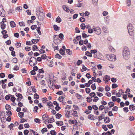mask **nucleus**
I'll return each instance as SVG.
<instances>
[{
  "label": "nucleus",
  "mask_w": 135,
  "mask_h": 135,
  "mask_svg": "<svg viewBox=\"0 0 135 135\" xmlns=\"http://www.w3.org/2000/svg\"><path fill=\"white\" fill-rule=\"evenodd\" d=\"M122 56L123 59L125 60H128L130 57V52L129 49L127 47H125L122 52Z\"/></svg>",
  "instance_id": "obj_1"
},
{
  "label": "nucleus",
  "mask_w": 135,
  "mask_h": 135,
  "mask_svg": "<svg viewBox=\"0 0 135 135\" xmlns=\"http://www.w3.org/2000/svg\"><path fill=\"white\" fill-rule=\"evenodd\" d=\"M37 60L36 58L32 57L30 58L29 61V64L31 66H33L37 64Z\"/></svg>",
  "instance_id": "obj_2"
},
{
  "label": "nucleus",
  "mask_w": 135,
  "mask_h": 135,
  "mask_svg": "<svg viewBox=\"0 0 135 135\" xmlns=\"http://www.w3.org/2000/svg\"><path fill=\"white\" fill-rule=\"evenodd\" d=\"M128 33L131 36H133V28L131 24H129L127 26Z\"/></svg>",
  "instance_id": "obj_3"
},
{
  "label": "nucleus",
  "mask_w": 135,
  "mask_h": 135,
  "mask_svg": "<svg viewBox=\"0 0 135 135\" xmlns=\"http://www.w3.org/2000/svg\"><path fill=\"white\" fill-rule=\"evenodd\" d=\"M106 57L109 60L111 61H115L116 60L115 55L113 54L106 55Z\"/></svg>",
  "instance_id": "obj_4"
},
{
  "label": "nucleus",
  "mask_w": 135,
  "mask_h": 135,
  "mask_svg": "<svg viewBox=\"0 0 135 135\" xmlns=\"http://www.w3.org/2000/svg\"><path fill=\"white\" fill-rule=\"evenodd\" d=\"M93 29L95 33L98 35H100L101 33V29L99 27L93 28Z\"/></svg>",
  "instance_id": "obj_5"
},
{
  "label": "nucleus",
  "mask_w": 135,
  "mask_h": 135,
  "mask_svg": "<svg viewBox=\"0 0 135 135\" xmlns=\"http://www.w3.org/2000/svg\"><path fill=\"white\" fill-rule=\"evenodd\" d=\"M48 116L45 114H44L42 116V120L43 122L45 123L47 122Z\"/></svg>",
  "instance_id": "obj_6"
},
{
  "label": "nucleus",
  "mask_w": 135,
  "mask_h": 135,
  "mask_svg": "<svg viewBox=\"0 0 135 135\" xmlns=\"http://www.w3.org/2000/svg\"><path fill=\"white\" fill-rule=\"evenodd\" d=\"M91 53L94 54V57H97V55L99 54L98 52L97 53V51L96 50H91Z\"/></svg>",
  "instance_id": "obj_7"
},
{
  "label": "nucleus",
  "mask_w": 135,
  "mask_h": 135,
  "mask_svg": "<svg viewBox=\"0 0 135 135\" xmlns=\"http://www.w3.org/2000/svg\"><path fill=\"white\" fill-rule=\"evenodd\" d=\"M63 9L67 12H69V9L66 6L63 5L62 7Z\"/></svg>",
  "instance_id": "obj_8"
},
{
  "label": "nucleus",
  "mask_w": 135,
  "mask_h": 135,
  "mask_svg": "<svg viewBox=\"0 0 135 135\" xmlns=\"http://www.w3.org/2000/svg\"><path fill=\"white\" fill-rule=\"evenodd\" d=\"M110 79L109 76L108 75H106L103 78V80L107 82Z\"/></svg>",
  "instance_id": "obj_9"
},
{
  "label": "nucleus",
  "mask_w": 135,
  "mask_h": 135,
  "mask_svg": "<svg viewBox=\"0 0 135 135\" xmlns=\"http://www.w3.org/2000/svg\"><path fill=\"white\" fill-rule=\"evenodd\" d=\"M110 121V119L108 117L105 118L104 122L105 123H109Z\"/></svg>",
  "instance_id": "obj_10"
},
{
  "label": "nucleus",
  "mask_w": 135,
  "mask_h": 135,
  "mask_svg": "<svg viewBox=\"0 0 135 135\" xmlns=\"http://www.w3.org/2000/svg\"><path fill=\"white\" fill-rule=\"evenodd\" d=\"M0 15L1 16L3 17H5V15L4 13L5 11L4 10H2L0 11Z\"/></svg>",
  "instance_id": "obj_11"
},
{
  "label": "nucleus",
  "mask_w": 135,
  "mask_h": 135,
  "mask_svg": "<svg viewBox=\"0 0 135 135\" xmlns=\"http://www.w3.org/2000/svg\"><path fill=\"white\" fill-rule=\"evenodd\" d=\"M34 121L36 123L39 124L41 122V120L38 118H35L34 119Z\"/></svg>",
  "instance_id": "obj_12"
},
{
  "label": "nucleus",
  "mask_w": 135,
  "mask_h": 135,
  "mask_svg": "<svg viewBox=\"0 0 135 135\" xmlns=\"http://www.w3.org/2000/svg\"><path fill=\"white\" fill-rule=\"evenodd\" d=\"M104 118V115H101L99 116L98 117V118L99 121L101 120Z\"/></svg>",
  "instance_id": "obj_13"
},
{
  "label": "nucleus",
  "mask_w": 135,
  "mask_h": 135,
  "mask_svg": "<svg viewBox=\"0 0 135 135\" xmlns=\"http://www.w3.org/2000/svg\"><path fill=\"white\" fill-rule=\"evenodd\" d=\"M59 52L60 53V54L62 55H64L65 53V50L62 49H61L60 50Z\"/></svg>",
  "instance_id": "obj_14"
},
{
  "label": "nucleus",
  "mask_w": 135,
  "mask_h": 135,
  "mask_svg": "<svg viewBox=\"0 0 135 135\" xmlns=\"http://www.w3.org/2000/svg\"><path fill=\"white\" fill-rule=\"evenodd\" d=\"M10 24L11 27H15L16 26L15 23L13 21H11L10 22Z\"/></svg>",
  "instance_id": "obj_15"
},
{
  "label": "nucleus",
  "mask_w": 135,
  "mask_h": 135,
  "mask_svg": "<svg viewBox=\"0 0 135 135\" xmlns=\"http://www.w3.org/2000/svg\"><path fill=\"white\" fill-rule=\"evenodd\" d=\"M129 109L131 110H133L135 109V107L133 105H131L129 106Z\"/></svg>",
  "instance_id": "obj_16"
},
{
  "label": "nucleus",
  "mask_w": 135,
  "mask_h": 135,
  "mask_svg": "<svg viewBox=\"0 0 135 135\" xmlns=\"http://www.w3.org/2000/svg\"><path fill=\"white\" fill-rule=\"evenodd\" d=\"M77 112L76 111L73 110L72 115L75 117H78V115H77Z\"/></svg>",
  "instance_id": "obj_17"
},
{
  "label": "nucleus",
  "mask_w": 135,
  "mask_h": 135,
  "mask_svg": "<svg viewBox=\"0 0 135 135\" xmlns=\"http://www.w3.org/2000/svg\"><path fill=\"white\" fill-rule=\"evenodd\" d=\"M86 55L87 56L90 57H92V54L91 53H90L89 52L87 51L85 52Z\"/></svg>",
  "instance_id": "obj_18"
},
{
  "label": "nucleus",
  "mask_w": 135,
  "mask_h": 135,
  "mask_svg": "<svg viewBox=\"0 0 135 135\" xmlns=\"http://www.w3.org/2000/svg\"><path fill=\"white\" fill-rule=\"evenodd\" d=\"M58 65L61 66H64L65 65V63L61 61H59L58 62Z\"/></svg>",
  "instance_id": "obj_19"
},
{
  "label": "nucleus",
  "mask_w": 135,
  "mask_h": 135,
  "mask_svg": "<svg viewBox=\"0 0 135 135\" xmlns=\"http://www.w3.org/2000/svg\"><path fill=\"white\" fill-rule=\"evenodd\" d=\"M56 124L59 126H61L63 124V123L62 121L57 122H56Z\"/></svg>",
  "instance_id": "obj_20"
},
{
  "label": "nucleus",
  "mask_w": 135,
  "mask_h": 135,
  "mask_svg": "<svg viewBox=\"0 0 135 135\" xmlns=\"http://www.w3.org/2000/svg\"><path fill=\"white\" fill-rule=\"evenodd\" d=\"M22 7H18L16 9L17 12H20L21 10Z\"/></svg>",
  "instance_id": "obj_21"
},
{
  "label": "nucleus",
  "mask_w": 135,
  "mask_h": 135,
  "mask_svg": "<svg viewBox=\"0 0 135 135\" xmlns=\"http://www.w3.org/2000/svg\"><path fill=\"white\" fill-rule=\"evenodd\" d=\"M65 96L64 95L61 96L59 98L58 100L60 101L61 102L63 100V99L65 98Z\"/></svg>",
  "instance_id": "obj_22"
},
{
  "label": "nucleus",
  "mask_w": 135,
  "mask_h": 135,
  "mask_svg": "<svg viewBox=\"0 0 135 135\" xmlns=\"http://www.w3.org/2000/svg\"><path fill=\"white\" fill-rule=\"evenodd\" d=\"M39 41V40L38 39L34 40L32 39V43L34 44H35L38 42Z\"/></svg>",
  "instance_id": "obj_23"
},
{
  "label": "nucleus",
  "mask_w": 135,
  "mask_h": 135,
  "mask_svg": "<svg viewBox=\"0 0 135 135\" xmlns=\"http://www.w3.org/2000/svg\"><path fill=\"white\" fill-rule=\"evenodd\" d=\"M54 119L53 118H51L49 120H47V122L49 123H52L54 122Z\"/></svg>",
  "instance_id": "obj_24"
},
{
  "label": "nucleus",
  "mask_w": 135,
  "mask_h": 135,
  "mask_svg": "<svg viewBox=\"0 0 135 135\" xmlns=\"http://www.w3.org/2000/svg\"><path fill=\"white\" fill-rule=\"evenodd\" d=\"M1 28L2 29H4L6 25L3 22H1Z\"/></svg>",
  "instance_id": "obj_25"
},
{
  "label": "nucleus",
  "mask_w": 135,
  "mask_h": 135,
  "mask_svg": "<svg viewBox=\"0 0 135 135\" xmlns=\"http://www.w3.org/2000/svg\"><path fill=\"white\" fill-rule=\"evenodd\" d=\"M56 22L59 23L61 21V19L59 17H58L56 19Z\"/></svg>",
  "instance_id": "obj_26"
},
{
  "label": "nucleus",
  "mask_w": 135,
  "mask_h": 135,
  "mask_svg": "<svg viewBox=\"0 0 135 135\" xmlns=\"http://www.w3.org/2000/svg\"><path fill=\"white\" fill-rule=\"evenodd\" d=\"M82 67V69H81V71L82 72H83L86 70L87 69L84 65H83Z\"/></svg>",
  "instance_id": "obj_27"
},
{
  "label": "nucleus",
  "mask_w": 135,
  "mask_h": 135,
  "mask_svg": "<svg viewBox=\"0 0 135 135\" xmlns=\"http://www.w3.org/2000/svg\"><path fill=\"white\" fill-rule=\"evenodd\" d=\"M105 107H104V106L102 105H100L99 108V110H102L103 109H104Z\"/></svg>",
  "instance_id": "obj_28"
},
{
  "label": "nucleus",
  "mask_w": 135,
  "mask_h": 135,
  "mask_svg": "<svg viewBox=\"0 0 135 135\" xmlns=\"http://www.w3.org/2000/svg\"><path fill=\"white\" fill-rule=\"evenodd\" d=\"M70 114V112L69 111L67 110L66 111V115L67 117L69 118Z\"/></svg>",
  "instance_id": "obj_29"
},
{
  "label": "nucleus",
  "mask_w": 135,
  "mask_h": 135,
  "mask_svg": "<svg viewBox=\"0 0 135 135\" xmlns=\"http://www.w3.org/2000/svg\"><path fill=\"white\" fill-rule=\"evenodd\" d=\"M89 95L91 97H94L96 95L95 93L94 92H92L90 93Z\"/></svg>",
  "instance_id": "obj_30"
},
{
  "label": "nucleus",
  "mask_w": 135,
  "mask_h": 135,
  "mask_svg": "<svg viewBox=\"0 0 135 135\" xmlns=\"http://www.w3.org/2000/svg\"><path fill=\"white\" fill-rule=\"evenodd\" d=\"M85 25L84 23H82L80 25V27L83 30L85 29Z\"/></svg>",
  "instance_id": "obj_31"
},
{
  "label": "nucleus",
  "mask_w": 135,
  "mask_h": 135,
  "mask_svg": "<svg viewBox=\"0 0 135 135\" xmlns=\"http://www.w3.org/2000/svg\"><path fill=\"white\" fill-rule=\"evenodd\" d=\"M55 56L56 58H57L59 59H61L62 58V56L58 54H56L55 55Z\"/></svg>",
  "instance_id": "obj_32"
},
{
  "label": "nucleus",
  "mask_w": 135,
  "mask_h": 135,
  "mask_svg": "<svg viewBox=\"0 0 135 135\" xmlns=\"http://www.w3.org/2000/svg\"><path fill=\"white\" fill-rule=\"evenodd\" d=\"M38 109V108L37 107L35 106L34 108L33 109V111L35 113H37V110Z\"/></svg>",
  "instance_id": "obj_33"
},
{
  "label": "nucleus",
  "mask_w": 135,
  "mask_h": 135,
  "mask_svg": "<svg viewBox=\"0 0 135 135\" xmlns=\"http://www.w3.org/2000/svg\"><path fill=\"white\" fill-rule=\"evenodd\" d=\"M75 96L78 99H81L82 98L81 96L78 93L76 94Z\"/></svg>",
  "instance_id": "obj_34"
},
{
  "label": "nucleus",
  "mask_w": 135,
  "mask_h": 135,
  "mask_svg": "<svg viewBox=\"0 0 135 135\" xmlns=\"http://www.w3.org/2000/svg\"><path fill=\"white\" fill-rule=\"evenodd\" d=\"M118 110V107L116 106H115L112 109V110L113 111H116L117 112Z\"/></svg>",
  "instance_id": "obj_35"
},
{
  "label": "nucleus",
  "mask_w": 135,
  "mask_h": 135,
  "mask_svg": "<svg viewBox=\"0 0 135 135\" xmlns=\"http://www.w3.org/2000/svg\"><path fill=\"white\" fill-rule=\"evenodd\" d=\"M66 52L69 55H70L72 54V52H71L69 49H67L66 50Z\"/></svg>",
  "instance_id": "obj_36"
},
{
  "label": "nucleus",
  "mask_w": 135,
  "mask_h": 135,
  "mask_svg": "<svg viewBox=\"0 0 135 135\" xmlns=\"http://www.w3.org/2000/svg\"><path fill=\"white\" fill-rule=\"evenodd\" d=\"M62 116V115L59 113L57 114L56 115V117L57 118L59 119Z\"/></svg>",
  "instance_id": "obj_37"
},
{
  "label": "nucleus",
  "mask_w": 135,
  "mask_h": 135,
  "mask_svg": "<svg viewBox=\"0 0 135 135\" xmlns=\"http://www.w3.org/2000/svg\"><path fill=\"white\" fill-rule=\"evenodd\" d=\"M14 126V125L13 124H11L9 126V128H10V129L11 130H13L12 128Z\"/></svg>",
  "instance_id": "obj_38"
},
{
  "label": "nucleus",
  "mask_w": 135,
  "mask_h": 135,
  "mask_svg": "<svg viewBox=\"0 0 135 135\" xmlns=\"http://www.w3.org/2000/svg\"><path fill=\"white\" fill-rule=\"evenodd\" d=\"M6 109L8 110H9L10 109L11 107L9 105L7 104L5 106Z\"/></svg>",
  "instance_id": "obj_39"
},
{
  "label": "nucleus",
  "mask_w": 135,
  "mask_h": 135,
  "mask_svg": "<svg viewBox=\"0 0 135 135\" xmlns=\"http://www.w3.org/2000/svg\"><path fill=\"white\" fill-rule=\"evenodd\" d=\"M18 114L19 116L21 118H22L23 116V112H19Z\"/></svg>",
  "instance_id": "obj_40"
},
{
  "label": "nucleus",
  "mask_w": 135,
  "mask_h": 135,
  "mask_svg": "<svg viewBox=\"0 0 135 135\" xmlns=\"http://www.w3.org/2000/svg\"><path fill=\"white\" fill-rule=\"evenodd\" d=\"M94 31V29L91 28H89L88 29V32L90 33H92Z\"/></svg>",
  "instance_id": "obj_41"
},
{
  "label": "nucleus",
  "mask_w": 135,
  "mask_h": 135,
  "mask_svg": "<svg viewBox=\"0 0 135 135\" xmlns=\"http://www.w3.org/2000/svg\"><path fill=\"white\" fill-rule=\"evenodd\" d=\"M33 50H37L38 49L37 46L35 45L33 46Z\"/></svg>",
  "instance_id": "obj_42"
},
{
  "label": "nucleus",
  "mask_w": 135,
  "mask_h": 135,
  "mask_svg": "<svg viewBox=\"0 0 135 135\" xmlns=\"http://www.w3.org/2000/svg\"><path fill=\"white\" fill-rule=\"evenodd\" d=\"M19 25L21 26H25V24L23 22H20L19 23Z\"/></svg>",
  "instance_id": "obj_43"
},
{
  "label": "nucleus",
  "mask_w": 135,
  "mask_h": 135,
  "mask_svg": "<svg viewBox=\"0 0 135 135\" xmlns=\"http://www.w3.org/2000/svg\"><path fill=\"white\" fill-rule=\"evenodd\" d=\"M53 27L54 30H55L57 31L59 30V27L56 25H54V26Z\"/></svg>",
  "instance_id": "obj_44"
},
{
  "label": "nucleus",
  "mask_w": 135,
  "mask_h": 135,
  "mask_svg": "<svg viewBox=\"0 0 135 135\" xmlns=\"http://www.w3.org/2000/svg\"><path fill=\"white\" fill-rule=\"evenodd\" d=\"M17 60L16 58H13L12 60V62L14 63H16L17 62Z\"/></svg>",
  "instance_id": "obj_45"
},
{
  "label": "nucleus",
  "mask_w": 135,
  "mask_h": 135,
  "mask_svg": "<svg viewBox=\"0 0 135 135\" xmlns=\"http://www.w3.org/2000/svg\"><path fill=\"white\" fill-rule=\"evenodd\" d=\"M73 107L74 108L75 110H79V108L78 106L75 105H73Z\"/></svg>",
  "instance_id": "obj_46"
},
{
  "label": "nucleus",
  "mask_w": 135,
  "mask_h": 135,
  "mask_svg": "<svg viewBox=\"0 0 135 135\" xmlns=\"http://www.w3.org/2000/svg\"><path fill=\"white\" fill-rule=\"evenodd\" d=\"M47 57L45 54L42 55L41 56V58L43 59H46Z\"/></svg>",
  "instance_id": "obj_47"
},
{
  "label": "nucleus",
  "mask_w": 135,
  "mask_h": 135,
  "mask_svg": "<svg viewBox=\"0 0 135 135\" xmlns=\"http://www.w3.org/2000/svg\"><path fill=\"white\" fill-rule=\"evenodd\" d=\"M127 6H129L131 4V0H126Z\"/></svg>",
  "instance_id": "obj_48"
},
{
  "label": "nucleus",
  "mask_w": 135,
  "mask_h": 135,
  "mask_svg": "<svg viewBox=\"0 0 135 135\" xmlns=\"http://www.w3.org/2000/svg\"><path fill=\"white\" fill-rule=\"evenodd\" d=\"M34 98L35 99H37L39 98V96L37 94H35L34 95Z\"/></svg>",
  "instance_id": "obj_49"
},
{
  "label": "nucleus",
  "mask_w": 135,
  "mask_h": 135,
  "mask_svg": "<svg viewBox=\"0 0 135 135\" xmlns=\"http://www.w3.org/2000/svg\"><path fill=\"white\" fill-rule=\"evenodd\" d=\"M21 45L20 43H17L16 44V46L17 48H18L20 47Z\"/></svg>",
  "instance_id": "obj_50"
},
{
  "label": "nucleus",
  "mask_w": 135,
  "mask_h": 135,
  "mask_svg": "<svg viewBox=\"0 0 135 135\" xmlns=\"http://www.w3.org/2000/svg\"><path fill=\"white\" fill-rule=\"evenodd\" d=\"M108 105L110 107H112L114 105V103L112 102H110L108 103Z\"/></svg>",
  "instance_id": "obj_51"
},
{
  "label": "nucleus",
  "mask_w": 135,
  "mask_h": 135,
  "mask_svg": "<svg viewBox=\"0 0 135 135\" xmlns=\"http://www.w3.org/2000/svg\"><path fill=\"white\" fill-rule=\"evenodd\" d=\"M82 63V61L80 60H79L77 62V65H79L80 64Z\"/></svg>",
  "instance_id": "obj_52"
},
{
  "label": "nucleus",
  "mask_w": 135,
  "mask_h": 135,
  "mask_svg": "<svg viewBox=\"0 0 135 135\" xmlns=\"http://www.w3.org/2000/svg\"><path fill=\"white\" fill-rule=\"evenodd\" d=\"M102 14L103 16H105L108 15V13L107 11H104L103 12Z\"/></svg>",
  "instance_id": "obj_53"
},
{
  "label": "nucleus",
  "mask_w": 135,
  "mask_h": 135,
  "mask_svg": "<svg viewBox=\"0 0 135 135\" xmlns=\"http://www.w3.org/2000/svg\"><path fill=\"white\" fill-rule=\"evenodd\" d=\"M97 94L98 96L99 97H101L103 95V94L99 92H97Z\"/></svg>",
  "instance_id": "obj_54"
},
{
  "label": "nucleus",
  "mask_w": 135,
  "mask_h": 135,
  "mask_svg": "<svg viewBox=\"0 0 135 135\" xmlns=\"http://www.w3.org/2000/svg\"><path fill=\"white\" fill-rule=\"evenodd\" d=\"M88 102H90L92 101V99L89 97H88L86 98Z\"/></svg>",
  "instance_id": "obj_55"
},
{
  "label": "nucleus",
  "mask_w": 135,
  "mask_h": 135,
  "mask_svg": "<svg viewBox=\"0 0 135 135\" xmlns=\"http://www.w3.org/2000/svg\"><path fill=\"white\" fill-rule=\"evenodd\" d=\"M117 85L115 84H112V87L113 88H115L116 87H117Z\"/></svg>",
  "instance_id": "obj_56"
},
{
  "label": "nucleus",
  "mask_w": 135,
  "mask_h": 135,
  "mask_svg": "<svg viewBox=\"0 0 135 135\" xmlns=\"http://www.w3.org/2000/svg\"><path fill=\"white\" fill-rule=\"evenodd\" d=\"M98 98L97 97H94L93 99V101L94 102H97L98 100Z\"/></svg>",
  "instance_id": "obj_57"
},
{
  "label": "nucleus",
  "mask_w": 135,
  "mask_h": 135,
  "mask_svg": "<svg viewBox=\"0 0 135 135\" xmlns=\"http://www.w3.org/2000/svg\"><path fill=\"white\" fill-rule=\"evenodd\" d=\"M50 134L51 135H55L56 134V133L54 131H50Z\"/></svg>",
  "instance_id": "obj_58"
},
{
  "label": "nucleus",
  "mask_w": 135,
  "mask_h": 135,
  "mask_svg": "<svg viewBox=\"0 0 135 135\" xmlns=\"http://www.w3.org/2000/svg\"><path fill=\"white\" fill-rule=\"evenodd\" d=\"M93 116L92 115H89L88 116V118L89 119H93Z\"/></svg>",
  "instance_id": "obj_59"
},
{
  "label": "nucleus",
  "mask_w": 135,
  "mask_h": 135,
  "mask_svg": "<svg viewBox=\"0 0 135 135\" xmlns=\"http://www.w3.org/2000/svg\"><path fill=\"white\" fill-rule=\"evenodd\" d=\"M85 91L87 93H89L90 92V90L89 88H86L85 89Z\"/></svg>",
  "instance_id": "obj_60"
},
{
  "label": "nucleus",
  "mask_w": 135,
  "mask_h": 135,
  "mask_svg": "<svg viewBox=\"0 0 135 135\" xmlns=\"http://www.w3.org/2000/svg\"><path fill=\"white\" fill-rule=\"evenodd\" d=\"M112 99L113 101L115 102L116 101V99L117 98L115 96H112Z\"/></svg>",
  "instance_id": "obj_61"
},
{
  "label": "nucleus",
  "mask_w": 135,
  "mask_h": 135,
  "mask_svg": "<svg viewBox=\"0 0 135 135\" xmlns=\"http://www.w3.org/2000/svg\"><path fill=\"white\" fill-rule=\"evenodd\" d=\"M80 20L81 22H83L85 21V19L84 18L81 17L80 18Z\"/></svg>",
  "instance_id": "obj_62"
},
{
  "label": "nucleus",
  "mask_w": 135,
  "mask_h": 135,
  "mask_svg": "<svg viewBox=\"0 0 135 135\" xmlns=\"http://www.w3.org/2000/svg\"><path fill=\"white\" fill-rule=\"evenodd\" d=\"M92 108L93 109L95 110H97L98 109V107L97 106L95 105L93 106Z\"/></svg>",
  "instance_id": "obj_63"
},
{
  "label": "nucleus",
  "mask_w": 135,
  "mask_h": 135,
  "mask_svg": "<svg viewBox=\"0 0 135 135\" xmlns=\"http://www.w3.org/2000/svg\"><path fill=\"white\" fill-rule=\"evenodd\" d=\"M24 133L25 135H27L29 133V131L27 130H26L24 131Z\"/></svg>",
  "instance_id": "obj_64"
}]
</instances>
